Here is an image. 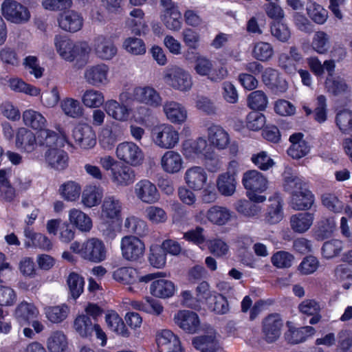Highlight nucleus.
Returning a JSON list of instances; mask_svg holds the SVG:
<instances>
[{
	"label": "nucleus",
	"instance_id": "nucleus-1",
	"mask_svg": "<svg viewBox=\"0 0 352 352\" xmlns=\"http://www.w3.org/2000/svg\"><path fill=\"white\" fill-rule=\"evenodd\" d=\"M243 186L246 196L252 202L263 203L266 200V197L262 194L268 188V180L261 173L252 170L244 173Z\"/></svg>",
	"mask_w": 352,
	"mask_h": 352
},
{
	"label": "nucleus",
	"instance_id": "nucleus-2",
	"mask_svg": "<svg viewBox=\"0 0 352 352\" xmlns=\"http://www.w3.org/2000/svg\"><path fill=\"white\" fill-rule=\"evenodd\" d=\"M54 43L57 52L64 59L72 61L75 58H82L90 52V47L85 42L74 43L65 36L56 35Z\"/></svg>",
	"mask_w": 352,
	"mask_h": 352
},
{
	"label": "nucleus",
	"instance_id": "nucleus-3",
	"mask_svg": "<svg viewBox=\"0 0 352 352\" xmlns=\"http://www.w3.org/2000/svg\"><path fill=\"white\" fill-rule=\"evenodd\" d=\"M151 137L155 144L164 149L173 148L179 140L178 131L173 126L166 124L153 127Z\"/></svg>",
	"mask_w": 352,
	"mask_h": 352
},
{
	"label": "nucleus",
	"instance_id": "nucleus-4",
	"mask_svg": "<svg viewBox=\"0 0 352 352\" xmlns=\"http://www.w3.org/2000/svg\"><path fill=\"white\" fill-rule=\"evenodd\" d=\"M120 250L123 258L129 261H136L143 256L145 245L137 236H125L121 239Z\"/></svg>",
	"mask_w": 352,
	"mask_h": 352
},
{
	"label": "nucleus",
	"instance_id": "nucleus-5",
	"mask_svg": "<svg viewBox=\"0 0 352 352\" xmlns=\"http://www.w3.org/2000/svg\"><path fill=\"white\" fill-rule=\"evenodd\" d=\"M116 155L120 160L133 166L141 164L144 160L142 149L132 142L119 144L116 148Z\"/></svg>",
	"mask_w": 352,
	"mask_h": 352
},
{
	"label": "nucleus",
	"instance_id": "nucleus-6",
	"mask_svg": "<svg viewBox=\"0 0 352 352\" xmlns=\"http://www.w3.org/2000/svg\"><path fill=\"white\" fill-rule=\"evenodd\" d=\"M164 80L167 85L173 89L182 91H188L192 87V80L189 74L184 69L176 66L166 70Z\"/></svg>",
	"mask_w": 352,
	"mask_h": 352
},
{
	"label": "nucleus",
	"instance_id": "nucleus-7",
	"mask_svg": "<svg viewBox=\"0 0 352 352\" xmlns=\"http://www.w3.org/2000/svg\"><path fill=\"white\" fill-rule=\"evenodd\" d=\"M4 17L14 23H22L29 21L30 14L28 9L14 0H5L1 6Z\"/></svg>",
	"mask_w": 352,
	"mask_h": 352
},
{
	"label": "nucleus",
	"instance_id": "nucleus-8",
	"mask_svg": "<svg viewBox=\"0 0 352 352\" xmlns=\"http://www.w3.org/2000/svg\"><path fill=\"white\" fill-rule=\"evenodd\" d=\"M81 256L94 263H100L105 260L107 249L104 243L97 238H91L82 245Z\"/></svg>",
	"mask_w": 352,
	"mask_h": 352
},
{
	"label": "nucleus",
	"instance_id": "nucleus-9",
	"mask_svg": "<svg viewBox=\"0 0 352 352\" xmlns=\"http://www.w3.org/2000/svg\"><path fill=\"white\" fill-rule=\"evenodd\" d=\"M284 322L280 316L277 314L267 316L262 323L263 339L267 343H274L280 338Z\"/></svg>",
	"mask_w": 352,
	"mask_h": 352
},
{
	"label": "nucleus",
	"instance_id": "nucleus-10",
	"mask_svg": "<svg viewBox=\"0 0 352 352\" xmlns=\"http://www.w3.org/2000/svg\"><path fill=\"white\" fill-rule=\"evenodd\" d=\"M239 164L236 161L230 162L228 171L219 175L217 179V187L219 192L223 196H231L236 190L235 175Z\"/></svg>",
	"mask_w": 352,
	"mask_h": 352
},
{
	"label": "nucleus",
	"instance_id": "nucleus-11",
	"mask_svg": "<svg viewBox=\"0 0 352 352\" xmlns=\"http://www.w3.org/2000/svg\"><path fill=\"white\" fill-rule=\"evenodd\" d=\"M76 144L82 149H90L96 144V135L93 128L87 124H78L72 131Z\"/></svg>",
	"mask_w": 352,
	"mask_h": 352
},
{
	"label": "nucleus",
	"instance_id": "nucleus-12",
	"mask_svg": "<svg viewBox=\"0 0 352 352\" xmlns=\"http://www.w3.org/2000/svg\"><path fill=\"white\" fill-rule=\"evenodd\" d=\"M175 324L185 332L193 334L199 329L200 321L198 315L192 311H179L174 318Z\"/></svg>",
	"mask_w": 352,
	"mask_h": 352
},
{
	"label": "nucleus",
	"instance_id": "nucleus-13",
	"mask_svg": "<svg viewBox=\"0 0 352 352\" xmlns=\"http://www.w3.org/2000/svg\"><path fill=\"white\" fill-rule=\"evenodd\" d=\"M184 179L189 188L198 191L204 188L208 175L204 168L195 166L186 170Z\"/></svg>",
	"mask_w": 352,
	"mask_h": 352
},
{
	"label": "nucleus",
	"instance_id": "nucleus-14",
	"mask_svg": "<svg viewBox=\"0 0 352 352\" xmlns=\"http://www.w3.org/2000/svg\"><path fill=\"white\" fill-rule=\"evenodd\" d=\"M135 194L142 202L152 204L160 199V194L155 184L147 179L141 180L135 184Z\"/></svg>",
	"mask_w": 352,
	"mask_h": 352
},
{
	"label": "nucleus",
	"instance_id": "nucleus-15",
	"mask_svg": "<svg viewBox=\"0 0 352 352\" xmlns=\"http://www.w3.org/2000/svg\"><path fill=\"white\" fill-rule=\"evenodd\" d=\"M287 331L285 333V340L290 344H298L305 342L307 338L313 336L316 329L310 326L300 328L294 327L292 322H287Z\"/></svg>",
	"mask_w": 352,
	"mask_h": 352
},
{
	"label": "nucleus",
	"instance_id": "nucleus-16",
	"mask_svg": "<svg viewBox=\"0 0 352 352\" xmlns=\"http://www.w3.org/2000/svg\"><path fill=\"white\" fill-rule=\"evenodd\" d=\"M289 140L291 145L287 152L292 158L299 160L309 153L310 146L304 139V135L302 133L291 135Z\"/></svg>",
	"mask_w": 352,
	"mask_h": 352
},
{
	"label": "nucleus",
	"instance_id": "nucleus-17",
	"mask_svg": "<svg viewBox=\"0 0 352 352\" xmlns=\"http://www.w3.org/2000/svg\"><path fill=\"white\" fill-rule=\"evenodd\" d=\"M262 80L266 86L276 92L284 93L288 88L287 81L276 69L273 68L269 67L265 69Z\"/></svg>",
	"mask_w": 352,
	"mask_h": 352
},
{
	"label": "nucleus",
	"instance_id": "nucleus-18",
	"mask_svg": "<svg viewBox=\"0 0 352 352\" xmlns=\"http://www.w3.org/2000/svg\"><path fill=\"white\" fill-rule=\"evenodd\" d=\"M133 98L136 101L152 107H158L162 98L157 91L151 87H138L133 89Z\"/></svg>",
	"mask_w": 352,
	"mask_h": 352
},
{
	"label": "nucleus",
	"instance_id": "nucleus-19",
	"mask_svg": "<svg viewBox=\"0 0 352 352\" xmlns=\"http://www.w3.org/2000/svg\"><path fill=\"white\" fill-rule=\"evenodd\" d=\"M108 67L104 64L96 65L87 68L85 72V79L94 87L107 83Z\"/></svg>",
	"mask_w": 352,
	"mask_h": 352
},
{
	"label": "nucleus",
	"instance_id": "nucleus-20",
	"mask_svg": "<svg viewBox=\"0 0 352 352\" xmlns=\"http://www.w3.org/2000/svg\"><path fill=\"white\" fill-rule=\"evenodd\" d=\"M314 202V195L305 188H300L299 191L292 193L290 205L296 210H305L309 209Z\"/></svg>",
	"mask_w": 352,
	"mask_h": 352
},
{
	"label": "nucleus",
	"instance_id": "nucleus-21",
	"mask_svg": "<svg viewBox=\"0 0 352 352\" xmlns=\"http://www.w3.org/2000/svg\"><path fill=\"white\" fill-rule=\"evenodd\" d=\"M58 21L61 29L70 32H76L80 30L82 26V18L72 10L60 14Z\"/></svg>",
	"mask_w": 352,
	"mask_h": 352
},
{
	"label": "nucleus",
	"instance_id": "nucleus-22",
	"mask_svg": "<svg viewBox=\"0 0 352 352\" xmlns=\"http://www.w3.org/2000/svg\"><path fill=\"white\" fill-rule=\"evenodd\" d=\"M94 52L99 58L110 60L116 56L117 47L111 39L103 36H98L94 40Z\"/></svg>",
	"mask_w": 352,
	"mask_h": 352
},
{
	"label": "nucleus",
	"instance_id": "nucleus-23",
	"mask_svg": "<svg viewBox=\"0 0 352 352\" xmlns=\"http://www.w3.org/2000/svg\"><path fill=\"white\" fill-rule=\"evenodd\" d=\"M123 129L118 123L113 124L110 129H104L100 138L101 146L107 150L111 149L122 138Z\"/></svg>",
	"mask_w": 352,
	"mask_h": 352
},
{
	"label": "nucleus",
	"instance_id": "nucleus-24",
	"mask_svg": "<svg viewBox=\"0 0 352 352\" xmlns=\"http://www.w3.org/2000/svg\"><path fill=\"white\" fill-rule=\"evenodd\" d=\"M164 111L167 119L174 124H182L187 118V111L181 104L175 102H167L164 105Z\"/></svg>",
	"mask_w": 352,
	"mask_h": 352
},
{
	"label": "nucleus",
	"instance_id": "nucleus-25",
	"mask_svg": "<svg viewBox=\"0 0 352 352\" xmlns=\"http://www.w3.org/2000/svg\"><path fill=\"white\" fill-rule=\"evenodd\" d=\"M46 163L52 168L61 170L68 165V155L63 150L49 148L45 153Z\"/></svg>",
	"mask_w": 352,
	"mask_h": 352
},
{
	"label": "nucleus",
	"instance_id": "nucleus-26",
	"mask_svg": "<svg viewBox=\"0 0 352 352\" xmlns=\"http://www.w3.org/2000/svg\"><path fill=\"white\" fill-rule=\"evenodd\" d=\"M183 159L179 153L174 151H166L161 158L162 169L170 174H175L182 169Z\"/></svg>",
	"mask_w": 352,
	"mask_h": 352
},
{
	"label": "nucleus",
	"instance_id": "nucleus-27",
	"mask_svg": "<svg viewBox=\"0 0 352 352\" xmlns=\"http://www.w3.org/2000/svg\"><path fill=\"white\" fill-rule=\"evenodd\" d=\"M208 137L210 142L219 149H224L230 142V137L220 125L212 124L208 128Z\"/></svg>",
	"mask_w": 352,
	"mask_h": 352
},
{
	"label": "nucleus",
	"instance_id": "nucleus-28",
	"mask_svg": "<svg viewBox=\"0 0 352 352\" xmlns=\"http://www.w3.org/2000/svg\"><path fill=\"white\" fill-rule=\"evenodd\" d=\"M38 144L37 137L30 130L21 128L16 136V146L27 153L32 152Z\"/></svg>",
	"mask_w": 352,
	"mask_h": 352
},
{
	"label": "nucleus",
	"instance_id": "nucleus-29",
	"mask_svg": "<svg viewBox=\"0 0 352 352\" xmlns=\"http://www.w3.org/2000/svg\"><path fill=\"white\" fill-rule=\"evenodd\" d=\"M104 109L109 116L121 122L126 121L130 115V109L127 106L115 100L107 101Z\"/></svg>",
	"mask_w": 352,
	"mask_h": 352
},
{
	"label": "nucleus",
	"instance_id": "nucleus-30",
	"mask_svg": "<svg viewBox=\"0 0 352 352\" xmlns=\"http://www.w3.org/2000/svg\"><path fill=\"white\" fill-rule=\"evenodd\" d=\"M175 290L174 283L166 279H159L151 285V294L157 298H168L173 296Z\"/></svg>",
	"mask_w": 352,
	"mask_h": 352
},
{
	"label": "nucleus",
	"instance_id": "nucleus-31",
	"mask_svg": "<svg viewBox=\"0 0 352 352\" xmlns=\"http://www.w3.org/2000/svg\"><path fill=\"white\" fill-rule=\"evenodd\" d=\"M314 219V214L310 212L298 213L290 217V226L295 232L303 233L310 228Z\"/></svg>",
	"mask_w": 352,
	"mask_h": 352
},
{
	"label": "nucleus",
	"instance_id": "nucleus-32",
	"mask_svg": "<svg viewBox=\"0 0 352 352\" xmlns=\"http://www.w3.org/2000/svg\"><path fill=\"white\" fill-rule=\"evenodd\" d=\"M306 12L309 19L318 25L324 24L329 18L327 10L314 1L307 2Z\"/></svg>",
	"mask_w": 352,
	"mask_h": 352
},
{
	"label": "nucleus",
	"instance_id": "nucleus-33",
	"mask_svg": "<svg viewBox=\"0 0 352 352\" xmlns=\"http://www.w3.org/2000/svg\"><path fill=\"white\" fill-rule=\"evenodd\" d=\"M95 327V321H92V319L87 315H79L74 321V328L76 332L82 338L91 337Z\"/></svg>",
	"mask_w": 352,
	"mask_h": 352
},
{
	"label": "nucleus",
	"instance_id": "nucleus-34",
	"mask_svg": "<svg viewBox=\"0 0 352 352\" xmlns=\"http://www.w3.org/2000/svg\"><path fill=\"white\" fill-rule=\"evenodd\" d=\"M122 204L113 196L106 197L102 205V215L109 219H118L121 215Z\"/></svg>",
	"mask_w": 352,
	"mask_h": 352
},
{
	"label": "nucleus",
	"instance_id": "nucleus-35",
	"mask_svg": "<svg viewBox=\"0 0 352 352\" xmlns=\"http://www.w3.org/2000/svg\"><path fill=\"white\" fill-rule=\"evenodd\" d=\"M269 202L265 221L270 224H276L280 222L283 217L282 200L279 197L276 196L269 199Z\"/></svg>",
	"mask_w": 352,
	"mask_h": 352
},
{
	"label": "nucleus",
	"instance_id": "nucleus-36",
	"mask_svg": "<svg viewBox=\"0 0 352 352\" xmlns=\"http://www.w3.org/2000/svg\"><path fill=\"white\" fill-rule=\"evenodd\" d=\"M193 346L201 352H215L217 349L215 333L210 331L208 335L193 338L192 340Z\"/></svg>",
	"mask_w": 352,
	"mask_h": 352
},
{
	"label": "nucleus",
	"instance_id": "nucleus-37",
	"mask_svg": "<svg viewBox=\"0 0 352 352\" xmlns=\"http://www.w3.org/2000/svg\"><path fill=\"white\" fill-rule=\"evenodd\" d=\"M232 213L227 208L214 206L207 212V219L214 224L225 225L232 217Z\"/></svg>",
	"mask_w": 352,
	"mask_h": 352
},
{
	"label": "nucleus",
	"instance_id": "nucleus-38",
	"mask_svg": "<svg viewBox=\"0 0 352 352\" xmlns=\"http://www.w3.org/2000/svg\"><path fill=\"white\" fill-rule=\"evenodd\" d=\"M311 49L319 54H325L330 48V36L324 31L314 33L311 43Z\"/></svg>",
	"mask_w": 352,
	"mask_h": 352
},
{
	"label": "nucleus",
	"instance_id": "nucleus-39",
	"mask_svg": "<svg viewBox=\"0 0 352 352\" xmlns=\"http://www.w3.org/2000/svg\"><path fill=\"white\" fill-rule=\"evenodd\" d=\"M325 87L328 92L335 95H343L349 91V86L344 80L338 76L330 74L325 81Z\"/></svg>",
	"mask_w": 352,
	"mask_h": 352
},
{
	"label": "nucleus",
	"instance_id": "nucleus-40",
	"mask_svg": "<svg viewBox=\"0 0 352 352\" xmlns=\"http://www.w3.org/2000/svg\"><path fill=\"white\" fill-rule=\"evenodd\" d=\"M60 107L64 113L70 118L78 119L84 114V109L78 100L66 98L60 102Z\"/></svg>",
	"mask_w": 352,
	"mask_h": 352
},
{
	"label": "nucleus",
	"instance_id": "nucleus-41",
	"mask_svg": "<svg viewBox=\"0 0 352 352\" xmlns=\"http://www.w3.org/2000/svg\"><path fill=\"white\" fill-rule=\"evenodd\" d=\"M274 54V48L270 43L258 41L252 45V55L258 60L267 61L272 58Z\"/></svg>",
	"mask_w": 352,
	"mask_h": 352
},
{
	"label": "nucleus",
	"instance_id": "nucleus-42",
	"mask_svg": "<svg viewBox=\"0 0 352 352\" xmlns=\"http://www.w3.org/2000/svg\"><path fill=\"white\" fill-rule=\"evenodd\" d=\"M335 122L342 133H351L352 110L346 108L338 110L336 115Z\"/></svg>",
	"mask_w": 352,
	"mask_h": 352
},
{
	"label": "nucleus",
	"instance_id": "nucleus-43",
	"mask_svg": "<svg viewBox=\"0 0 352 352\" xmlns=\"http://www.w3.org/2000/svg\"><path fill=\"white\" fill-rule=\"evenodd\" d=\"M69 220L78 230L88 232L92 227L90 217L82 211L73 209L69 212Z\"/></svg>",
	"mask_w": 352,
	"mask_h": 352
},
{
	"label": "nucleus",
	"instance_id": "nucleus-44",
	"mask_svg": "<svg viewBox=\"0 0 352 352\" xmlns=\"http://www.w3.org/2000/svg\"><path fill=\"white\" fill-rule=\"evenodd\" d=\"M112 174L113 181L122 186L133 183L135 177L134 170L131 167L124 165L112 169Z\"/></svg>",
	"mask_w": 352,
	"mask_h": 352
},
{
	"label": "nucleus",
	"instance_id": "nucleus-45",
	"mask_svg": "<svg viewBox=\"0 0 352 352\" xmlns=\"http://www.w3.org/2000/svg\"><path fill=\"white\" fill-rule=\"evenodd\" d=\"M270 32L273 37L282 43L287 42L291 38V30L284 20L272 21L270 23Z\"/></svg>",
	"mask_w": 352,
	"mask_h": 352
},
{
	"label": "nucleus",
	"instance_id": "nucleus-46",
	"mask_svg": "<svg viewBox=\"0 0 352 352\" xmlns=\"http://www.w3.org/2000/svg\"><path fill=\"white\" fill-rule=\"evenodd\" d=\"M333 277L336 281L342 284L344 289H349L352 282V267L346 264L337 265L333 271Z\"/></svg>",
	"mask_w": 352,
	"mask_h": 352
},
{
	"label": "nucleus",
	"instance_id": "nucleus-47",
	"mask_svg": "<svg viewBox=\"0 0 352 352\" xmlns=\"http://www.w3.org/2000/svg\"><path fill=\"white\" fill-rule=\"evenodd\" d=\"M24 124L35 130H42L45 125L46 120L43 115L32 109H28L23 113Z\"/></svg>",
	"mask_w": 352,
	"mask_h": 352
},
{
	"label": "nucleus",
	"instance_id": "nucleus-48",
	"mask_svg": "<svg viewBox=\"0 0 352 352\" xmlns=\"http://www.w3.org/2000/svg\"><path fill=\"white\" fill-rule=\"evenodd\" d=\"M102 197V190L96 186H87L82 195V203L88 208L99 204Z\"/></svg>",
	"mask_w": 352,
	"mask_h": 352
},
{
	"label": "nucleus",
	"instance_id": "nucleus-49",
	"mask_svg": "<svg viewBox=\"0 0 352 352\" xmlns=\"http://www.w3.org/2000/svg\"><path fill=\"white\" fill-rule=\"evenodd\" d=\"M67 283L69 287L71 296L74 299H77L83 292L84 289V278L76 272H72L67 277Z\"/></svg>",
	"mask_w": 352,
	"mask_h": 352
},
{
	"label": "nucleus",
	"instance_id": "nucleus-50",
	"mask_svg": "<svg viewBox=\"0 0 352 352\" xmlns=\"http://www.w3.org/2000/svg\"><path fill=\"white\" fill-rule=\"evenodd\" d=\"M60 137L57 133L50 129H43L37 135L38 144L41 146L48 147L50 148H56Z\"/></svg>",
	"mask_w": 352,
	"mask_h": 352
},
{
	"label": "nucleus",
	"instance_id": "nucleus-51",
	"mask_svg": "<svg viewBox=\"0 0 352 352\" xmlns=\"http://www.w3.org/2000/svg\"><path fill=\"white\" fill-rule=\"evenodd\" d=\"M161 20L166 28L173 32H178L182 25V14L179 10L161 14Z\"/></svg>",
	"mask_w": 352,
	"mask_h": 352
},
{
	"label": "nucleus",
	"instance_id": "nucleus-52",
	"mask_svg": "<svg viewBox=\"0 0 352 352\" xmlns=\"http://www.w3.org/2000/svg\"><path fill=\"white\" fill-rule=\"evenodd\" d=\"M124 228L126 232L143 236L147 232V226L144 221L135 217H130L125 219Z\"/></svg>",
	"mask_w": 352,
	"mask_h": 352
},
{
	"label": "nucleus",
	"instance_id": "nucleus-53",
	"mask_svg": "<svg viewBox=\"0 0 352 352\" xmlns=\"http://www.w3.org/2000/svg\"><path fill=\"white\" fill-rule=\"evenodd\" d=\"M47 347L50 352H67L66 336L61 331L54 332L48 338Z\"/></svg>",
	"mask_w": 352,
	"mask_h": 352
},
{
	"label": "nucleus",
	"instance_id": "nucleus-54",
	"mask_svg": "<svg viewBox=\"0 0 352 352\" xmlns=\"http://www.w3.org/2000/svg\"><path fill=\"white\" fill-rule=\"evenodd\" d=\"M15 314L20 322H27L36 317L38 310L34 305L23 302L16 307Z\"/></svg>",
	"mask_w": 352,
	"mask_h": 352
},
{
	"label": "nucleus",
	"instance_id": "nucleus-55",
	"mask_svg": "<svg viewBox=\"0 0 352 352\" xmlns=\"http://www.w3.org/2000/svg\"><path fill=\"white\" fill-rule=\"evenodd\" d=\"M208 309L217 314H224L228 311V303L226 298L221 294L214 293L206 302Z\"/></svg>",
	"mask_w": 352,
	"mask_h": 352
},
{
	"label": "nucleus",
	"instance_id": "nucleus-56",
	"mask_svg": "<svg viewBox=\"0 0 352 352\" xmlns=\"http://www.w3.org/2000/svg\"><path fill=\"white\" fill-rule=\"evenodd\" d=\"M344 243L341 240L332 239L326 241L322 247V255L326 259L338 256L343 250Z\"/></svg>",
	"mask_w": 352,
	"mask_h": 352
},
{
	"label": "nucleus",
	"instance_id": "nucleus-57",
	"mask_svg": "<svg viewBox=\"0 0 352 352\" xmlns=\"http://www.w3.org/2000/svg\"><path fill=\"white\" fill-rule=\"evenodd\" d=\"M82 102L85 106L89 108H97L102 105L104 98L102 92L94 89L85 91L82 96Z\"/></svg>",
	"mask_w": 352,
	"mask_h": 352
},
{
	"label": "nucleus",
	"instance_id": "nucleus-58",
	"mask_svg": "<svg viewBox=\"0 0 352 352\" xmlns=\"http://www.w3.org/2000/svg\"><path fill=\"white\" fill-rule=\"evenodd\" d=\"M113 277L116 281L129 285L135 282L137 272L132 267H123L114 271Z\"/></svg>",
	"mask_w": 352,
	"mask_h": 352
},
{
	"label": "nucleus",
	"instance_id": "nucleus-59",
	"mask_svg": "<svg viewBox=\"0 0 352 352\" xmlns=\"http://www.w3.org/2000/svg\"><path fill=\"white\" fill-rule=\"evenodd\" d=\"M166 254L160 245H152L150 249L148 261L150 264L156 267L162 268L166 264Z\"/></svg>",
	"mask_w": 352,
	"mask_h": 352
},
{
	"label": "nucleus",
	"instance_id": "nucleus-60",
	"mask_svg": "<svg viewBox=\"0 0 352 352\" xmlns=\"http://www.w3.org/2000/svg\"><path fill=\"white\" fill-rule=\"evenodd\" d=\"M267 97L262 91L252 92L248 98L250 108L255 110H264L267 105Z\"/></svg>",
	"mask_w": 352,
	"mask_h": 352
},
{
	"label": "nucleus",
	"instance_id": "nucleus-61",
	"mask_svg": "<svg viewBox=\"0 0 352 352\" xmlns=\"http://www.w3.org/2000/svg\"><path fill=\"white\" fill-rule=\"evenodd\" d=\"M322 205L329 210L335 213L341 212L344 209L343 203L338 197L332 193H324L322 195Z\"/></svg>",
	"mask_w": 352,
	"mask_h": 352
},
{
	"label": "nucleus",
	"instance_id": "nucleus-62",
	"mask_svg": "<svg viewBox=\"0 0 352 352\" xmlns=\"http://www.w3.org/2000/svg\"><path fill=\"white\" fill-rule=\"evenodd\" d=\"M294 260V256L285 251H278L271 258L272 263L277 268H288L292 266Z\"/></svg>",
	"mask_w": 352,
	"mask_h": 352
},
{
	"label": "nucleus",
	"instance_id": "nucleus-63",
	"mask_svg": "<svg viewBox=\"0 0 352 352\" xmlns=\"http://www.w3.org/2000/svg\"><path fill=\"white\" fill-rule=\"evenodd\" d=\"M251 160L255 166L263 170H267L275 164L274 161L265 151H261L253 154Z\"/></svg>",
	"mask_w": 352,
	"mask_h": 352
},
{
	"label": "nucleus",
	"instance_id": "nucleus-64",
	"mask_svg": "<svg viewBox=\"0 0 352 352\" xmlns=\"http://www.w3.org/2000/svg\"><path fill=\"white\" fill-rule=\"evenodd\" d=\"M125 50L134 55H142L146 52V46L144 41L138 38H128L123 44Z\"/></svg>",
	"mask_w": 352,
	"mask_h": 352
}]
</instances>
